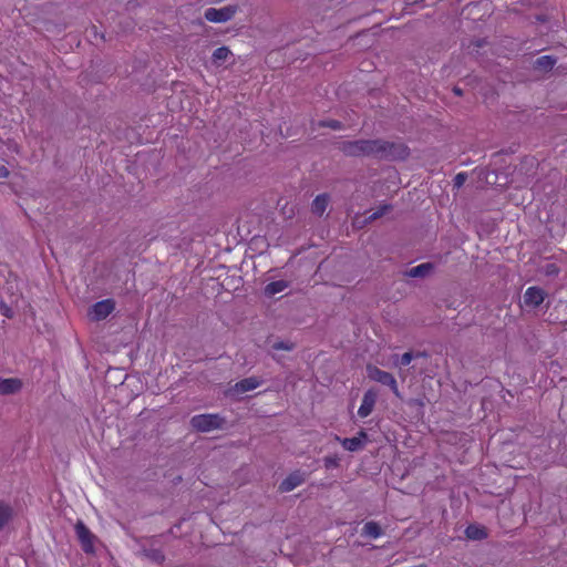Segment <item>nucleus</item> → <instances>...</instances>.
<instances>
[{
	"mask_svg": "<svg viewBox=\"0 0 567 567\" xmlns=\"http://www.w3.org/2000/svg\"><path fill=\"white\" fill-rule=\"evenodd\" d=\"M334 148L348 157H373L377 158V138L354 140L336 142Z\"/></svg>",
	"mask_w": 567,
	"mask_h": 567,
	"instance_id": "nucleus-1",
	"label": "nucleus"
},
{
	"mask_svg": "<svg viewBox=\"0 0 567 567\" xmlns=\"http://www.w3.org/2000/svg\"><path fill=\"white\" fill-rule=\"evenodd\" d=\"M377 159L379 161H405L410 156V148L402 142L377 138Z\"/></svg>",
	"mask_w": 567,
	"mask_h": 567,
	"instance_id": "nucleus-2",
	"label": "nucleus"
},
{
	"mask_svg": "<svg viewBox=\"0 0 567 567\" xmlns=\"http://www.w3.org/2000/svg\"><path fill=\"white\" fill-rule=\"evenodd\" d=\"M225 420L218 414H199L195 415L190 420V424L194 429L200 432H209L213 430L221 429Z\"/></svg>",
	"mask_w": 567,
	"mask_h": 567,
	"instance_id": "nucleus-3",
	"label": "nucleus"
},
{
	"mask_svg": "<svg viewBox=\"0 0 567 567\" xmlns=\"http://www.w3.org/2000/svg\"><path fill=\"white\" fill-rule=\"evenodd\" d=\"M367 371H368V377L371 380L389 386L396 398H400V399L402 398L401 393L398 389L396 380L393 377V374H391L390 372L383 371V370L379 369L378 367H374L371 364H369L367 367Z\"/></svg>",
	"mask_w": 567,
	"mask_h": 567,
	"instance_id": "nucleus-4",
	"label": "nucleus"
},
{
	"mask_svg": "<svg viewBox=\"0 0 567 567\" xmlns=\"http://www.w3.org/2000/svg\"><path fill=\"white\" fill-rule=\"evenodd\" d=\"M236 13V8L233 6H227L224 8H209L205 11L206 20L215 23L226 22L230 20Z\"/></svg>",
	"mask_w": 567,
	"mask_h": 567,
	"instance_id": "nucleus-5",
	"label": "nucleus"
},
{
	"mask_svg": "<svg viewBox=\"0 0 567 567\" xmlns=\"http://www.w3.org/2000/svg\"><path fill=\"white\" fill-rule=\"evenodd\" d=\"M306 473L300 470L290 473L278 486L279 492L288 493L306 482Z\"/></svg>",
	"mask_w": 567,
	"mask_h": 567,
	"instance_id": "nucleus-6",
	"label": "nucleus"
},
{
	"mask_svg": "<svg viewBox=\"0 0 567 567\" xmlns=\"http://www.w3.org/2000/svg\"><path fill=\"white\" fill-rule=\"evenodd\" d=\"M377 399H378L377 391H374L373 389H369L368 391H365L363 394V398H362V403L358 410V415L360 417L369 416L373 411Z\"/></svg>",
	"mask_w": 567,
	"mask_h": 567,
	"instance_id": "nucleus-7",
	"label": "nucleus"
},
{
	"mask_svg": "<svg viewBox=\"0 0 567 567\" xmlns=\"http://www.w3.org/2000/svg\"><path fill=\"white\" fill-rule=\"evenodd\" d=\"M114 309V302L110 299L102 300L92 306L90 316L94 320L105 319Z\"/></svg>",
	"mask_w": 567,
	"mask_h": 567,
	"instance_id": "nucleus-8",
	"label": "nucleus"
},
{
	"mask_svg": "<svg viewBox=\"0 0 567 567\" xmlns=\"http://www.w3.org/2000/svg\"><path fill=\"white\" fill-rule=\"evenodd\" d=\"M545 291L539 287H529L524 293V302L529 307H538L543 303L545 299Z\"/></svg>",
	"mask_w": 567,
	"mask_h": 567,
	"instance_id": "nucleus-9",
	"label": "nucleus"
},
{
	"mask_svg": "<svg viewBox=\"0 0 567 567\" xmlns=\"http://www.w3.org/2000/svg\"><path fill=\"white\" fill-rule=\"evenodd\" d=\"M368 440V434L360 431L358 436L346 437L341 441L342 446L350 452H357L364 447V442Z\"/></svg>",
	"mask_w": 567,
	"mask_h": 567,
	"instance_id": "nucleus-10",
	"label": "nucleus"
},
{
	"mask_svg": "<svg viewBox=\"0 0 567 567\" xmlns=\"http://www.w3.org/2000/svg\"><path fill=\"white\" fill-rule=\"evenodd\" d=\"M76 535L82 544V547L85 551L93 550V538L94 536L89 530V528L81 522H79L75 526Z\"/></svg>",
	"mask_w": 567,
	"mask_h": 567,
	"instance_id": "nucleus-11",
	"label": "nucleus"
},
{
	"mask_svg": "<svg viewBox=\"0 0 567 567\" xmlns=\"http://www.w3.org/2000/svg\"><path fill=\"white\" fill-rule=\"evenodd\" d=\"M557 59L551 55H542L533 62V69L540 73H548L553 70Z\"/></svg>",
	"mask_w": 567,
	"mask_h": 567,
	"instance_id": "nucleus-12",
	"label": "nucleus"
},
{
	"mask_svg": "<svg viewBox=\"0 0 567 567\" xmlns=\"http://www.w3.org/2000/svg\"><path fill=\"white\" fill-rule=\"evenodd\" d=\"M22 383L17 378L2 379L0 378V394H13L18 392Z\"/></svg>",
	"mask_w": 567,
	"mask_h": 567,
	"instance_id": "nucleus-13",
	"label": "nucleus"
},
{
	"mask_svg": "<svg viewBox=\"0 0 567 567\" xmlns=\"http://www.w3.org/2000/svg\"><path fill=\"white\" fill-rule=\"evenodd\" d=\"M434 269L432 262H423L405 271V276L411 278H424Z\"/></svg>",
	"mask_w": 567,
	"mask_h": 567,
	"instance_id": "nucleus-14",
	"label": "nucleus"
},
{
	"mask_svg": "<svg viewBox=\"0 0 567 567\" xmlns=\"http://www.w3.org/2000/svg\"><path fill=\"white\" fill-rule=\"evenodd\" d=\"M465 536L472 540H482L487 537V532L483 526L471 524L465 529Z\"/></svg>",
	"mask_w": 567,
	"mask_h": 567,
	"instance_id": "nucleus-15",
	"label": "nucleus"
},
{
	"mask_svg": "<svg viewBox=\"0 0 567 567\" xmlns=\"http://www.w3.org/2000/svg\"><path fill=\"white\" fill-rule=\"evenodd\" d=\"M329 195L328 194H320L318 195L311 205V210L313 214L318 216H322L326 212L328 204H329Z\"/></svg>",
	"mask_w": 567,
	"mask_h": 567,
	"instance_id": "nucleus-16",
	"label": "nucleus"
},
{
	"mask_svg": "<svg viewBox=\"0 0 567 567\" xmlns=\"http://www.w3.org/2000/svg\"><path fill=\"white\" fill-rule=\"evenodd\" d=\"M361 534L362 536L378 538L383 534V529L379 523L370 520L364 524Z\"/></svg>",
	"mask_w": 567,
	"mask_h": 567,
	"instance_id": "nucleus-17",
	"label": "nucleus"
},
{
	"mask_svg": "<svg viewBox=\"0 0 567 567\" xmlns=\"http://www.w3.org/2000/svg\"><path fill=\"white\" fill-rule=\"evenodd\" d=\"M287 287L288 284L285 280L272 281L265 287V295L267 297H272L276 293L284 291Z\"/></svg>",
	"mask_w": 567,
	"mask_h": 567,
	"instance_id": "nucleus-18",
	"label": "nucleus"
},
{
	"mask_svg": "<svg viewBox=\"0 0 567 567\" xmlns=\"http://www.w3.org/2000/svg\"><path fill=\"white\" fill-rule=\"evenodd\" d=\"M248 391V379H244L229 391V395L235 398L245 394Z\"/></svg>",
	"mask_w": 567,
	"mask_h": 567,
	"instance_id": "nucleus-19",
	"label": "nucleus"
},
{
	"mask_svg": "<svg viewBox=\"0 0 567 567\" xmlns=\"http://www.w3.org/2000/svg\"><path fill=\"white\" fill-rule=\"evenodd\" d=\"M487 44H488V41L486 38L475 39L470 42L467 49L470 50V53L478 54L480 50L483 49L484 47H486Z\"/></svg>",
	"mask_w": 567,
	"mask_h": 567,
	"instance_id": "nucleus-20",
	"label": "nucleus"
},
{
	"mask_svg": "<svg viewBox=\"0 0 567 567\" xmlns=\"http://www.w3.org/2000/svg\"><path fill=\"white\" fill-rule=\"evenodd\" d=\"M230 55V51L226 47L218 48L213 53V60L215 63H221Z\"/></svg>",
	"mask_w": 567,
	"mask_h": 567,
	"instance_id": "nucleus-21",
	"label": "nucleus"
},
{
	"mask_svg": "<svg viewBox=\"0 0 567 567\" xmlns=\"http://www.w3.org/2000/svg\"><path fill=\"white\" fill-rule=\"evenodd\" d=\"M12 516V509L8 505H0V528L3 527Z\"/></svg>",
	"mask_w": 567,
	"mask_h": 567,
	"instance_id": "nucleus-22",
	"label": "nucleus"
},
{
	"mask_svg": "<svg viewBox=\"0 0 567 567\" xmlns=\"http://www.w3.org/2000/svg\"><path fill=\"white\" fill-rule=\"evenodd\" d=\"M319 127H329L331 130H342L344 127L343 123L338 120H322L318 122Z\"/></svg>",
	"mask_w": 567,
	"mask_h": 567,
	"instance_id": "nucleus-23",
	"label": "nucleus"
},
{
	"mask_svg": "<svg viewBox=\"0 0 567 567\" xmlns=\"http://www.w3.org/2000/svg\"><path fill=\"white\" fill-rule=\"evenodd\" d=\"M391 208H392V206H391V205H388V204L380 206V207L378 208V210H375L374 213H372V214L369 216L368 220H369V221H372V220H375V219H378V218L382 217V216H383V215H385L388 212H390V210H391Z\"/></svg>",
	"mask_w": 567,
	"mask_h": 567,
	"instance_id": "nucleus-24",
	"label": "nucleus"
},
{
	"mask_svg": "<svg viewBox=\"0 0 567 567\" xmlns=\"http://www.w3.org/2000/svg\"><path fill=\"white\" fill-rule=\"evenodd\" d=\"M295 344L292 342H288V341H278V342H275L272 346H271V349L272 350H284V351H291L293 349Z\"/></svg>",
	"mask_w": 567,
	"mask_h": 567,
	"instance_id": "nucleus-25",
	"label": "nucleus"
},
{
	"mask_svg": "<svg viewBox=\"0 0 567 567\" xmlns=\"http://www.w3.org/2000/svg\"><path fill=\"white\" fill-rule=\"evenodd\" d=\"M466 179H467L466 173H464V172L458 173V174H456V176L453 179V186L458 189L464 185Z\"/></svg>",
	"mask_w": 567,
	"mask_h": 567,
	"instance_id": "nucleus-26",
	"label": "nucleus"
},
{
	"mask_svg": "<svg viewBox=\"0 0 567 567\" xmlns=\"http://www.w3.org/2000/svg\"><path fill=\"white\" fill-rule=\"evenodd\" d=\"M324 467L326 468H332L339 466V458L337 456H326L323 458Z\"/></svg>",
	"mask_w": 567,
	"mask_h": 567,
	"instance_id": "nucleus-27",
	"label": "nucleus"
},
{
	"mask_svg": "<svg viewBox=\"0 0 567 567\" xmlns=\"http://www.w3.org/2000/svg\"><path fill=\"white\" fill-rule=\"evenodd\" d=\"M412 359H413L412 352H405L402 354L400 363H401V365H404V367L409 365L411 363Z\"/></svg>",
	"mask_w": 567,
	"mask_h": 567,
	"instance_id": "nucleus-28",
	"label": "nucleus"
},
{
	"mask_svg": "<svg viewBox=\"0 0 567 567\" xmlns=\"http://www.w3.org/2000/svg\"><path fill=\"white\" fill-rule=\"evenodd\" d=\"M262 382L256 378V377H250V391L257 389Z\"/></svg>",
	"mask_w": 567,
	"mask_h": 567,
	"instance_id": "nucleus-29",
	"label": "nucleus"
},
{
	"mask_svg": "<svg viewBox=\"0 0 567 567\" xmlns=\"http://www.w3.org/2000/svg\"><path fill=\"white\" fill-rule=\"evenodd\" d=\"M0 311H1V313H2L3 316H6V317H8V318H11V317H12L10 308H9L7 305H4V303H2V305L0 306Z\"/></svg>",
	"mask_w": 567,
	"mask_h": 567,
	"instance_id": "nucleus-30",
	"label": "nucleus"
},
{
	"mask_svg": "<svg viewBox=\"0 0 567 567\" xmlns=\"http://www.w3.org/2000/svg\"><path fill=\"white\" fill-rule=\"evenodd\" d=\"M8 176V169L4 165L0 164V178Z\"/></svg>",
	"mask_w": 567,
	"mask_h": 567,
	"instance_id": "nucleus-31",
	"label": "nucleus"
},
{
	"mask_svg": "<svg viewBox=\"0 0 567 567\" xmlns=\"http://www.w3.org/2000/svg\"><path fill=\"white\" fill-rule=\"evenodd\" d=\"M452 91L457 96H462L463 95V90L461 87L456 86V85L453 86Z\"/></svg>",
	"mask_w": 567,
	"mask_h": 567,
	"instance_id": "nucleus-32",
	"label": "nucleus"
},
{
	"mask_svg": "<svg viewBox=\"0 0 567 567\" xmlns=\"http://www.w3.org/2000/svg\"><path fill=\"white\" fill-rule=\"evenodd\" d=\"M550 270H548V274H551V272H556L557 269H556V266L555 265H550L549 266Z\"/></svg>",
	"mask_w": 567,
	"mask_h": 567,
	"instance_id": "nucleus-33",
	"label": "nucleus"
},
{
	"mask_svg": "<svg viewBox=\"0 0 567 567\" xmlns=\"http://www.w3.org/2000/svg\"><path fill=\"white\" fill-rule=\"evenodd\" d=\"M265 393H268L272 399L277 396L275 392H268V390H266Z\"/></svg>",
	"mask_w": 567,
	"mask_h": 567,
	"instance_id": "nucleus-34",
	"label": "nucleus"
}]
</instances>
